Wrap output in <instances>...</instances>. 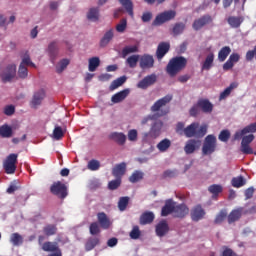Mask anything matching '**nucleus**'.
Returning <instances> with one entry per match:
<instances>
[{"mask_svg": "<svg viewBox=\"0 0 256 256\" xmlns=\"http://www.w3.org/2000/svg\"><path fill=\"white\" fill-rule=\"evenodd\" d=\"M27 75H29L27 67H25L23 64H20L18 69V77H20V79H26Z\"/></svg>", "mask_w": 256, "mask_h": 256, "instance_id": "nucleus-58", "label": "nucleus"}, {"mask_svg": "<svg viewBox=\"0 0 256 256\" xmlns=\"http://www.w3.org/2000/svg\"><path fill=\"white\" fill-rule=\"evenodd\" d=\"M230 138L231 132H229V130H222L218 136V139L223 143H227V141H229Z\"/></svg>", "mask_w": 256, "mask_h": 256, "instance_id": "nucleus-57", "label": "nucleus"}, {"mask_svg": "<svg viewBox=\"0 0 256 256\" xmlns=\"http://www.w3.org/2000/svg\"><path fill=\"white\" fill-rule=\"evenodd\" d=\"M241 56L237 53H232L228 60L223 64V71H230L232 67H235V63H239Z\"/></svg>", "mask_w": 256, "mask_h": 256, "instance_id": "nucleus-19", "label": "nucleus"}, {"mask_svg": "<svg viewBox=\"0 0 256 256\" xmlns=\"http://www.w3.org/2000/svg\"><path fill=\"white\" fill-rule=\"evenodd\" d=\"M232 187H236V189H239L240 187H243L247 184V180L243 176L234 177L231 180Z\"/></svg>", "mask_w": 256, "mask_h": 256, "instance_id": "nucleus-40", "label": "nucleus"}, {"mask_svg": "<svg viewBox=\"0 0 256 256\" xmlns=\"http://www.w3.org/2000/svg\"><path fill=\"white\" fill-rule=\"evenodd\" d=\"M208 191L212 193V195H219V193H222L223 191V186L219 184H213L209 186Z\"/></svg>", "mask_w": 256, "mask_h": 256, "instance_id": "nucleus-56", "label": "nucleus"}, {"mask_svg": "<svg viewBox=\"0 0 256 256\" xmlns=\"http://www.w3.org/2000/svg\"><path fill=\"white\" fill-rule=\"evenodd\" d=\"M139 51V48L137 46H126L122 50L123 57H127V55L131 53H137Z\"/></svg>", "mask_w": 256, "mask_h": 256, "instance_id": "nucleus-54", "label": "nucleus"}, {"mask_svg": "<svg viewBox=\"0 0 256 256\" xmlns=\"http://www.w3.org/2000/svg\"><path fill=\"white\" fill-rule=\"evenodd\" d=\"M185 67H187V58L176 56L169 60L166 66V73H168L169 77H176Z\"/></svg>", "mask_w": 256, "mask_h": 256, "instance_id": "nucleus-1", "label": "nucleus"}, {"mask_svg": "<svg viewBox=\"0 0 256 256\" xmlns=\"http://www.w3.org/2000/svg\"><path fill=\"white\" fill-rule=\"evenodd\" d=\"M88 63V69L91 73H93L94 71H97V67L101 65V60L99 59V57H92L89 59Z\"/></svg>", "mask_w": 256, "mask_h": 256, "instance_id": "nucleus-38", "label": "nucleus"}, {"mask_svg": "<svg viewBox=\"0 0 256 256\" xmlns=\"http://www.w3.org/2000/svg\"><path fill=\"white\" fill-rule=\"evenodd\" d=\"M50 193L58 197V199H65L69 193L67 192V185L61 181L54 182L50 187Z\"/></svg>", "mask_w": 256, "mask_h": 256, "instance_id": "nucleus-8", "label": "nucleus"}, {"mask_svg": "<svg viewBox=\"0 0 256 256\" xmlns=\"http://www.w3.org/2000/svg\"><path fill=\"white\" fill-rule=\"evenodd\" d=\"M242 216H243V207H239L232 210L227 217L229 225L239 221V219H241Z\"/></svg>", "mask_w": 256, "mask_h": 256, "instance_id": "nucleus-22", "label": "nucleus"}, {"mask_svg": "<svg viewBox=\"0 0 256 256\" xmlns=\"http://www.w3.org/2000/svg\"><path fill=\"white\" fill-rule=\"evenodd\" d=\"M14 77H17V66L15 64H9L0 72L2 83H11Z\"/></svg>", "mask_w": 256, "mask_h": 256, "instance_id": "nucleus-6", "label": "nucleus"}, {"mask_svg": "<svg viewBox=\"0 0 256 256\" xmlns=\"http://www.w3.org/2000/svg\"><path fill=\"white\" fill-rule=\"evenodd\" d=\"M155 231L157 237H165L169 233V224L163 220L156 225Z\"/></svg>", "mask_w": 256, "mask_h": 256, "instance_id": "nucleus-23", "label": "nucleus"}, {"mask_svg": "<svg viewBox=\"0 0 256 256\" xmlns=\"http://www.w3.org/2000/svg\"><path fill=\"white\" fill-rule=\"evenodd\" d=\"M229 55H231V47L229 46L222 47L218 52V61H220V63H223L224 61L227 60Z\"/></svg>", "mask_w": 256, "mask_h": 256, "instance_id": "nucleus-32", "label": "nucleus"}, {"mask_svg": "<svg viewBox=\"0 0 256 256\" xmlns=\"http://www.w3.org/2000/svg\"><path fill=\"white\" fill-rule=\"evenodd\" d=\"M122 179L116 178L108 183V189L110 191H115L121 187Z\"/></svg>", "mask_w": 256, "mask_h": 256, "instance_id": "nucleus-51", "label": "nucleus"}, {"mask_svg": "<svg viewBox=\"0 0 256 256\" xmlns=\"http://www.w3.org/2000/svg\"><path fill=\"white\" fill-rule=\"evenodd\" d=\"M156 82H157V75L151 74L144 77V79L138 82L137 87L138 89H147L148 87H151V85H155Z\"/></svg>", "mask_w": 256, "mask_h": 256, "instance_id": "nucleus-12", "label": "nucleus"}, {"mask_svg": "<svg viewBox=\"0 0 256 256\" xmlns=\"http://www.w3.org/2000/svg\"><path fill=\"white\" fill-rule=\"evenodd\" d=\"M161 129H163V122L155 121L149 131V137H151L152 139H157V137L161 135Z\"/></svg>", "mask_w": 256, "mask_h": 256, "instance_id": "nucleus-20", "label": "nucleus"}, {"mask_svg": "<svg viewBox=\"0 0 256 256\" xmlns=\"http://www.w3.org/2000/svg\"><path fill=\"white\" fill-rule=\"evenodd\" d=\"M185 137L191 139V137H205L207 135V126H200L199 123L193 122L184 129Z\"/></svg>", "mask_w": 256, "mask_h": 256, "instance_id": "nucleus-2", "label": "nucleus"}, {"mask_svg": "<svg viewBox=\"0 0 256 256\" xmlns=\"http://www.w3.org/2000/svg\"><path fill=\"white\" fill-rule=\"evenodd\" d=\"M214 61H215V54L211 52L206 56L204 62L202 63V71H210L211 67H213Z\"/></svg>", "mask_w": 256, "mask_h": 256, "instance_id": "nucleus-29", "label": "nucleus"}, {"mask_svg": "<svg viewBox=\"0 0 256 256\" xmlns=\"http://www.w3.org/2000/svg\"><path fill=\"white\" fill-rule=\"evenodd\" d=\"M197 107H199L203 113H213V104L208 99L198 100Z\"/></svg>", "mask_w": 256, "mask_h": 256, "instance_id": "nucleus-24", "label": "nucleus"}, {"mask_svg": "<svg viewBox=\"0 0 256 256\" xmlns=\"http://www.w3.org/2000/svg\"><path fill=\"white\" fill-rule=\"evenodd\" d=\"M171 49V44L169 42H161L156 50V58L158 61H161L167 53H169V50Z\"/></svg>", "mask_w": 256, "mask_h": 256, "instance_id": "nucleus-15", "label": "nucleus"}, {"mask_svg": "<svg viewBox=\"0 0 256 256\" xmlns=\"http://www.w3.org/2000/svg\"><path fill=\"white\" fill-rule=\"evenodd\" d=\"M129 205V196L120 197L118 201L119 211H125Z\"/></svg>", "mask_w": 256, "mask_h": 256, "instance_id": "nucleus-46", "label": "nucleus"}, {"mask_svg": "<svg viewBox=\"0 0 256 256\" xmlns=\"http://www.w3.org/2000/svg\"><path fill=\"white\" fill-rule=\"evenodd\" d=\"M130 93H131V89H129V88L121 90L120 92L114 94L111 97V101H112V103H123V101H125V98L129 97Z\"/></svg>", "mask_w": 256, "mask_h": 256, "instance_id": "nucleus-21", "label": "nucleus"}, {"mask_svg": "<svg viewBox=\"0 0 256 256\" xmlns=\"http://www.w3.org/2000/svg\"><path fill=\"white\" fill-rule=\"evenodd\" d=\"M101 243V239L99 237H90L85 243L86 251H93Z\"/></svg>", "mask_w": 256, "mask_h": 256, "instance_id": "nucleus-30", "label": "nucleus"}, {"mask_svg": "<svg viewBox=\"0 0 256 256\" xmlns=\"http://www.w3.org/2000/svg\"><path fill=\"white\" fill-rule=\"evenodd\" d=\"M43 233L46 234L47 237H51L57 234V225L55 224H47L43 228Z\"/></svg>", "mask_w": 256, "mask_h": 256, "instance_id": "nucleus-41", "label": "nucleus"}, {"mask_svg": "<svg viewBox=\"0 0 256 256\" xmlns=\"http://www.w3.org/2000/svg\"><path fill=\"white\" fill-rule=\"evenodd\" d=\"M89 21H99V8H90L87 13Z\"/></svg>", "mask_w": 256, "mask_h": 256, "instance_id": "nucleus-44", "label": "nucleus"}, {"mask_svg": "<svg viewBox=\"0 0 256 256\" xmlns=\"http://www.w3.org/2000/svg\"><path fill=\"white\" fill-rule=\"evenodd\" d=\"M100 168L101 162H99V160L92 159L87 164V169H89V171H99Z\"/></svg>", "mask_w": 256, "mask_h": 256, "instance_id": "nucleus-47", "label": "nucleus"}, {"mask_svg": "<svg viewBox=\"0 0 256 256\" xmlns=\"http://www.w3.org/2000/svg\"><path fill=\"white\" fill-rule=\"evenodd\" d=\"M69 66V59H62L57 65H56V73H63L65 69Z\"/></svg>", "mask_w": 256, "mask_h": 256, "instance_id": "nucleus-49", "label": "nucleus"}, {"mask_svg": "<svg viewBox=\"0 0 256 256\" xmlns=\"http://www.w3.org/2000/svg\"><path fill=\"white\" fill-rule=\"evenodd\" d=\"M120 5H122V7L125 9L126 13H128V15L130 17H134L135 14L133 12V1L131 0H119Z\"/></svg>", "mask_w": 256, "mask_h": 256, "instance_id": "nucleus-33", "label": "nucleus"}, {"mask_svg": "<svg viewBox=\"0 0 256 256\" xmlns=\"http://www.w3.org/2000/svg\"><path fill=\"white\" fill-rule=\"evenodd\" d=\"M126 63H128L130 69H135L137 63H139V55H132L127 58Z\"/></svg>", "mask_w": 256, "mask_h": 256, "instance_id": "nucleus-52", "label": "nucleus"}, {"mask_svg": "<svg viewBox=\"0 0 256 256\" xmlns=\"http://www.w3.org/2000/svg\"><path fill=\"white\" fill-rule=\"evenodd\" d=\"M227 210H221L218 214H217V216H216V218H215V220H214V223H215V225H221V223L223 222V221H225V219H227Z\"/></svg>", "mask_w": 256, "mask_h": 256, "instance_id": "nucleus-50", "label": "nucleus"}, {"mask_svg": "<svg viewBox=\"0 0 256 256\" xmlns=\"http://www.w3.org/2000/svg\"><path fill=\"white\" fill-rule=\"evenodd\" d=\"M46 94L45 90L40 89L36 92H34L32 99L30 101V107L31 109H38L43 104V101L45 100Z\"/></svg>", "mask_w": 256, "mask_h": 256, "instance_id": "nucleus-9", "label": "nucleus"}, {"mask_svg": "<svg viewBox=\"0 0 256 256\" xmlns=\"http://www.w3.org/2000/svg\"><path fill=\"white\" fill-rule=\"evenodd\" d=\"M200 147H201V140L189 139L188 141H186V144L184 146V153L186 155H193V153L199 150Z\"/></svg>", "mask_w": 256, "mask_h": 256, "instance_id": "nucleus-10", "label": "nucleus"}, {"mask_svg": "<svg viewBox=\"0 0 256 256\" xmlns=\"http://www.w3.org/2000/svg\"><path fill=\"white\" fill-rule=\"evenodd\" d=\"M90 235H99L101 233V229L99 228V224L97 222H93L89 227Z\"/></svg>", "mask_w": 256, "mask_h": 256, "instance_id": "nucleus-59", "label": "nucleus"}, {"mask_svg": "<svg viewBox=\"0 0 256 256\" xmlns=\"http://www.w3.org/2000/svg\"><path fill=\"white\" fill-rule=\"evenodd\" d=\"M65 133L63 132V128L60 126H56L53 130V137L56 139V141H59L60 139H63V136Z\"/></svg>", "mask_w": 256, "mask_h": 256, "instance_id": "nucleus-55", "label": "nucleus"}, {"mask_svg": "<svg viewBox=\"0 0 256 256\" xmlns=\"http://www.w3.org/2000/svg\"><path fill=\"white\" fill-rule=\"evenodd\" d=\"M127 173V163L122 162L120 164H117L113 169H112V175L113 177H116L118 179H123V175Z\"/></svg>", "mask_w": 256, "mask_h": 256, "instance_id": "nucleus-18", "label": "nucleus"}, {"mask_svg": "<svg viewBox=\"0 0 256 256\" xmlns=\"http://www.w3.org/2000/svg\"><path fill=\"white\" fill-rule=\"evenodd\" d=\"M43 251H47V252H55V251H59V246L57 245V243H53V242H45L42 246Z\"/></svg>", "mask_w": 256, "mask_h": 256, "instance_id": "nucleus-43", "label": "nucleus"}, {"mask_svg": "<svg viewBox=\"0 0 256 256\" xmlns=\"http://www.w3.org/2000/svg\"><path fill=\"white\" fill-rule=\"evenodd\" d=\"M213 21V18H211V16L209 15H204L199 19H196L193 24L192 27L194 29V31H199V29H203V27H205V25H209V23H211Z\"/></svg>", "mask_w": 256, "mask_h": 256, "instance_id": "nucleus-13", "label": "nucleus"}, {"mask_svg": "<svg viewBox=\"0 0 256 256\" xmlns=\"http://www.w3.org/2000/svg\"><path fill=\"white\" fill-rule=\"evenodd\" d=\"M185 27H186V25L183 22L175 23L172 28V33H173L174 37H177L178 35H182V33L185 31Z\"/></svg>", "mask_w": 256, "mask_h": 256, "instance_id": "nucleus-36", "label": "nucleus"}, {"mask_svg": "<svg viewBox=\"0 0 256 256\" xmlns=\"http://www.w3.org/2000/svg\"><path fill=\"white\" fill-rule=\"evenodd\" d=\"M125 29H127V19L123 18L120 23L116 25V31L118 33H125Z\"/></svg>", "mask_w": 256, "mask_h": 256, "instance_id": "nucleus-60", "label": "nucleus"}, {"mask_svg": "<svg viewBox=\"0 0 256 256\" xmlns=\"http://www.w3.org/2000/svg\"><path fill=\"white\" fill-rule=\"evenodd\" d=\"M0 135L1 137H11L13 135V129L5 124L0 127Z\"/></svg>", "mask_w": 256, "mask_h": 256, "instance_id": "nucleus-45", "label": "nucleus"}, {"mask_svg": "<svg viewBox=\"0 0 256 256\" xmlns=\"http://www.w3.org/2000/svg\"><path fill=\"white\" fill-rule=\"evenodd\" d=\"M19 155L12 153L10 155H8L6 157V159L3 162V167L5 170V173H7V175H13V173H15V171H17V159H18Z\"/></svg>", "mask_w": 256, "mask_h": 256, "instance_id": "nucleus-5", "label": "nucleus"}, {"mask_svg": "<svg viewBox=\"0 0 256 256\" xmlns=\"http://www.w3.org/2000/svg\"><path fill=\"white\" fill-rule=\"evenodd\" d=\"M227 22L233 29H239V27H241V23H243V18L230 16L228 17Z\"/></svg>", "mask_w": 256, "mask_h": 256, "instance_id": "nucleus-34", "label": "nucleus"}, {"mask_svg": "<svg viewBox=\"0 0 256 256\" xmlns=\"http://www.w3.org/2000/svg\"><path fill=\"white\" fill-rule=\"evenodd\" d=\"M173 100V95H166L163 98L157 100L152 106H151V111L152 113H158L159 117H163L164 115H167L168 111L167 110H161L165 105L171 103Z\"/></svg>", "mask_w": 256, "mask_h": 256, "instance_id": "nucleus-3", "label": "nucleus"}, {"mask_svg": "<svg viewBox=\"0 0 256 256\" xmlns=\"http://www.w3.org/2000/svg\"><path fill=\"white\" fill-rule=\"evenodd\" d=\"M175 205H176V202L173 201V199L166 200L165 205L162 207V210H161V216L167 217L168 215H171V213L174 214Z\"/></svg>", "mask_w": 256, "mask_h": 256, "instance_id": "nucleus-17", "label": "nucleus"}, {"mask_svg": "<svg viewBox=\"0 0 256 256\" xmlns=\"http://www.w3.org/2000/svg\"><path fill=\"white\" fill-rule=\"evenodd\" d=\"M239 85L235 82H232L229 87H227L223 92L220 93L219 96V101H223V99H227V97H229V95H231V91H233V89H237Z\"/></svg>", "mask_w": 256, "mask_h": 256, "instance_id": "nucleus-35", "label": "nucleus"}, {"mask_svg": "<svg viewBox=\"0 0 256 256\" xmlns=\"http://www.w3.org/2000/svg\"><path fill=\"white\" fill-rule=\"evenodd\" d=\"M143 177H145V174L142 171L136 170L129 177V181L130 183H139V181H142Z\"/></svg>", "mask_w": 256, "mask_h": 256, "instance_id": "nucleus-42", "label": "nucleus"}, {"mask_svg": "<svg viewBox=\"0 0 256 256\" xmlns=\"http://www.w3.org/2000/svg\"><path fill=\"white\" fill-rule=\"evenodd\" d=\"M57 42L53 41L48 45V53L51 57V59H55V57H57Z\"/></svg>", "mask_w": 256, "mask_h": 256, "instance_id": "nucleus-48", "label": "nucleus"}, {"mask_svg": "<svg viewBox=\"0 0 256 256\" xmlns=\"http://www.w3.org/2000/svg\"><path fill=\"white\" fill-rule=\"evenodd\" d=\"M98 223L102 227V229H109L111 227V220L107 217V214L104 212H100L97 214Z\"/></svg>", "mask_w": 256, "mask_h": 256, "instance_id": "nucleus-27", "label": "nucleus"}, {"mask_svg": "<svg viewBox=\"0 0 256 256\" xmlns=\"http://www.w3.org/2000/svg\"><path fill=\"white\" fill-rule=\"evenodd\" d=\"M140 67L142 69H153L155 67V59L151 54H144L140 57Z\"/></svg>", "mask_w": 256, "mask_h": 256, "instance_id": "nucleus-11", "label": "nucleus"}, {"mask_svg": "<svg viewBox=\"0 0 256 256\" xmlns=\"http://www.w3.org/2000/svg\"><path fill=\"white\" fill-rule=\"evenodd\" d=\"M10 241L13 245L18 246L21 245V243H23V237H21L19 233H13L11 235Z\"/></svg>", "mask_w": 256, "mask_h": 256, "instance_id": "nucleus-53", "label": "nucleus"}, {"mask_svg": "<svg viewBox=\"0 0 256 256\" xmlns=\"http://www.w3.org/2000/svg\"><path fill=\"white\" fill-rule=\"evenodd\" d=\"M127 81V76H121L116 80L112 81L110 85V91H115V89H119L125 82Z\"/></svg>", "mask_w": 256, "mask_h": 256, "instance_id": "nucleus-39", "label": "nucleus"}, {"mask_svg": "<svg viewBox=\"0 0 256 256\" xmlns=\"http://www.w3.org/2000/svg\"><path fill=\"white\" fill-rule=\"evenodd\" d=\"M152 221H155V214L153 212H144L140 216V225H149Z\"/></svg>", "mask_w": 256, "mask_h": 256, "instance_id": "nucleus-31", "label": "nucleus"}, {"mask_svg": "<svg viewBox=\"0 0 256 256\" xmlns=\"http://www.w3.org/2000/svg\"><path fill=\"white\" fill-rule=\"evenodd\" d=\"M186 215H189V207L185 204H175L173 217L183 219Z\"/></svg>", "mask_w": 256, "mask_h": 256, "instance_id": "nucleus-14", "label": "nucleus"}, {"mask_svg": "<svg viewBox=\"0 0 256 256\" xmlns=\"http://www.w3.org/2000/svg\"><path fill=\"white\" fill-rule=\"evenodd\" d=\"M109 139L115 141L118 145H123L127 141V136L121 132H112L109 134Z\"/></svg>", "mask_w": 256, "mask_h": 256, "instance_id": "nucleus-28", "label": "nucleus"}, {"mask_svg": "<svg viewBox=\"0 0 256 256\" xmlns=\"http://www.w3.org/2000/svg\"><path fill=\"white\" fill-rule=\"evenodd\" d=\"M138 133L136 129H132L128 131V139L129 141H137Z\"/></svg>", "mask_w": 256, "mask_h": 256, "instance_id": "nucleus-63", "label": "nucleus"}, {"mask_svg": "<svg viewBox=\"0 0 256 256\" xmlns=\"http://www.w3.org/2000/svg\"><path fill=\"white\" fill-rule=\"evenodd\" d=\"M217 149V137L215 135H208L204 139V143L202 146V155H213V152Z\"/></svg>", "mask_w": 256, "mask_h": 256, "instance_id": "nucleus-4", "label": "nucleus"}, {"mask_svg": "<svg viewBox=\"0 0 256 256\" xmlns=\"http://www.w3.org/2000/svg\"><path fill=\"white\" fill-rule=\"evenodd\" d=\"M156 147L158 151H160V153H165V151H168L169 147H171V140L165 138L162 141H160Z\"/></svg>", "mask_w": 256, "mask_h": 256, "instance_id": "nucleus-37", "label": "nucleus"}, {"mask_svg": "<svg viewBox=\"0 0 256 256\" xmlns=\"http://www.w3.org/2000/svg\"><path fill=\"white\" fill-rule=\"evenodd\" d=\"M205 209H203V206L201 204H198L194 206L191 210V219L192 221H201L203 217H205Z\"/></svg>", "mask_w": 256, "mask_h": 256, "instance_id": "nucleus-16", "label": "nucleus"}, {"mask_svg": "<svg viewBox=\"0 0 256 256\" xmlns=\"http://www.w3.org/2000/svg\"><path fill=\"white\" fill-rule=\"evenodd\" d=\"M130 237L132 239H139L141 237V230H139V226H134L130 232Z\"/></svg>", "mask_w": 256, "mask_h": 256, "instance_id": "nucleus-61", "label": "nucleus"}, {"mask_svg": "<svg viewBox=\"0 0 256 256\" xmlns=\"http://www.w3.org/2000/svg\"><path fill=\"white\" fill-rule=\"evenodd\" d=\"M241 151L244 155H253V148L249 144H241Z\"/></svg>", "mask_w": 256, "mask_h": 256, "instance_id": "nucleus-62", "label": "nucleus"}, {"mask_svg": "<svg viewBox=\"0 0 256 256\" xmlns=\"http://www.w3.org/2000/svg\"><path fill=\"white\" fill-rule=\"evenodd\" d=\"M113 37H115V33L113 28L106 31L104 36L100 40V47H107L111 41H113Z\"/></svg>", "mask_w": 256, "mask_h": 256, "instance_id": "nucleus-26", "label": "nucleus"}, {"mask_svg": "<svg viewBox=\"0 0 256 256\" xmlns=\"http://www.w3.org/2000/svg\"><path fill=\"white\" fill-rule=\"evenodd\" d=\"M176 15L177 12H175V10L164 11L156 16V18L152 22V25L153 27H159L163 25V23H167V21L173 20Z\"/></svg>", "mask_w": 256, "mask_h": 256, "instance_id": "nucleus-7", "label": "nucleus"}, {"mask_svg": "<svg viewBox=\"0 0 256 256\" xmlns=\"http://www.w3.org/2000/svg\"><path fill=\"white\" fill-rule=\"evenodd\" d=\"M221 256H237V253H235L231 248L225 247Z\"/></svg>", "mask_w": 256, "mask_h": 256, "instance_id": "nucleus-64", "label": "nucleus"}, {"mask_svg": "<svg viewBox=\"0 0 256 256\" xmlns=\"http://www.w3.org/2000/svg\"><path fill=\"white\" fill-rule=\"evenodd\" d=\"M247 133H256V122L246 126L241 131H238L234 135V139H241L243 135H247Z\"/></svg>", "mask_w": 256, "mask_h": 256, "instance_id": "nucleus-25", "label": "nucleus"}]
</instances>
